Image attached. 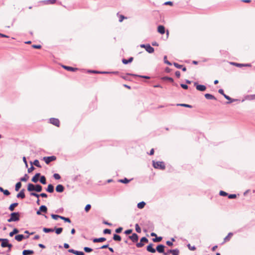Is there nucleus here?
Instances as JSON below:
<instances>
[{"mask_svg":"<svg viewBox=\"0 0 255 255\" xmlns=\"http://www.w3.org/2000/svg\"><path fill=\"white\" fill-rule=\"evenodd\" d=\"M20 214L19 212H12L10 215V218L7 220L8 222H16L19 220Z\"/></svg>","mask_w":255,"mask_h":255,"instance_id":"1","label":"nucleus"},{"mask_svg":"<svg viewBox=\"0 0 255 255\" xmlns=\"http://www.w3.org/2000/svg\"><path fill=\"white\" fill-rule=\"evenodd\" d=\"M152 165L156 169L164 170L165 168L164 163L163 161H152Z\"/></svg>","mask_w":255,"mask_h":255,"instance_id":"2","label":"nucleus"},{"mask_svg":"<svg viewBox=\"0 0 255 255\" xmlns=\"http://www.w3.org/2000/svg\"><path fill=\"white\" fill-rule=\"evenodd\" d=\"M43 159L47 164H48L51 161L55 160L56 157L55 156H45L43 157Z\"/></svg>","mask_w":255,"mask_h":255,"instance_id":"3","label":"nucleus"},{"mask_svg":"<svg viewBox=\"0 0 255 255\" xmlns=\"http://www.w3.org/2000/svg\"><path fill=\"white\" fill-rule=\"evenodd\" d=\"M148 240L146 237H142L140 239V242L137 243L136 245L137 248H141L144 246L143 243H148Z\"/></svg>","mask_w":255,"mask_h":255,"instance_id":"4","label":"nucleus"},{"mask_svg":"<svg viewBox=\"0 0 255 255\" xmlns=\"http://www.w3.org/2000/svg\"><path fill=\"white\" fill-rule=\"evenodd\" d=\"M194 86L196 87V88L197 90L199 91H204L206 89V87L205 86L203 85H199L197 82L194 83Z\"/></svg>","mask_w":255,"mask_h":255,"instance_id":"5","label":"nucleus"},{"mask_svg":"<svg viewBox=\"0 0 255 255\" xmlns=\"http://www.w3.org/2000/svg\"><path fill=\"white\" fill-rule=\"evenodd\" d=\"M49 121H50V123L56 126V127H59V125H60V122H59V121L58 119H56V118H50L49 119Z\"/></svg>","mask_w":255,"mask_h":255,"instance_id":"6","label":"nucleus"},{"mask_svg":"<svg viewBox=\"0 0 255 255\" xmlns=\"http://www.w3.org/2000/svg\"><path fill=\"white\" fill-rule=\"evenodd\" d=\"M29 238V236H27L25 237L23 235L19 234L16 235L14 237L15 240H16L18 242H20L24 239H27Z\"/></svg>","mask_w":255,"mask_h":255,"instance_id":"7","label":"nucleus"},{"mask_svg":"<svg viewBox=\"0 0 255 255\" xmlns=\"http://www.w3.org/2000/svg\"><path fill=\"white\" fill-rule=\"evenodd\" d=\"M128 238L133 242V243H136L137 242L138 240V235L135 234V233H133L132 234L131 236H129L128 237Z\"/></svg>","mask_w":255,"mask_h":255,"instance_id":"8","label":"nucleus"},{"mask_svg":"<svg viewBox=\"0 0 255 255\" xmlns=\"http://www.w3.org/2000/svg\"><path fill=\"white\" fill-rule=\"evenodd\" d=\"M165 247L164 245L160 244L158 245L156 248V251H157L159 253H163L164 251V249Z\"/></svg>","mask_w":255,"mask_h":255,"instance_id":"9","label":"nucleus"},{"mask_svg":"<svg viewBox=\"0 0 255 255\" xmlns=\"http://www.w3.org/2000/svg\"><path fill=\"white\" fill-rule=\"evenodd\" d=\"M68 252L70 253H72L75 254V255H84L85 254L82 251H78L74 250V249H69Z\"/></svg>","mask_w":255,"mask_h":255,"instance_id":"10","label":"nucleus"},{"mask_svg":"<svg viewBox=\"0 0 255 255\" xmlns=\"http://www.w3.org/2000/svg\"><path fill=\"white\" fill-rule=\"evenodd\" d=\"M231 64L235 65L238 67H251V65L250 64H241L235 62H232Z\"/></svg>","mask_w":255,"mask_h":255,"instance_id":"11","label":"nucleus"},{"mask_svg":"<svg viewBox=\"0 0 255 255\" xmlns=\"http://www.w3.org/2000/svg\"><path fill=\"white\" fill-rule=\"evenodd\" d=\"M153 245L152 243L148 245L146 247L147 251L151 253H155L156 250L153 248Z\"/></svg>","mask_w":255,"mask_h":255,"instance_id":"12","label":"nucleus"},{"mask_svg":"<svg viewBox=\"0 0 255 255\" xmlns=\"http://www.w3.org/2000/svg\"><path fill=\"white\" fill-rule=\"evenodd\" d=\"M145 49L149 53H152L154 51V48L151 47L149 44H146Z\"/></svg>","mask_w":255,"mask_h":255,"instance_id":"13","label":"nucleus"},{"mask_svg":"<svg viewBox=\"0 0 255 255\" xmlns=\"http://www.w3.org/2000/svg\"><path fill=\"white\" fill-rule=\"evenodd\" d=\"M9 241L7 239H4L1 243V247L2 248H6L7 246H9Z\"/></svg>","mask_w":255,"mask_h":255,"instance_id":"14","label":"nucleus"},{"mask_svg":"<svg viewBox=\"0 0 255 255\" xmlns=\"http://www.w3.org/2000/svg\"><path fill=\"white\" fill-rule=\"evenodd\" d=\"M225 99L227 100H231V101H229L227 102V104H230L231 103L234 102L235 101H239L238 99H232L231 97H230L229 96L226 95L225 94H224L223 95Z\"/></svg>","mask_w":255,"mask_h":255,"instance_id":"15","label":"nucleus"},{"mask_svg":"<svg viewBox=\"0 0 255 255\" xmlns=\"http://www.w3.org/2000/svg\"><path fill=\"white\" fill-rule=\"evenodd\" d=\"M225 99L227 100H231V101H229L227 102V104H230L231 103L234 102L235 101H239L238 99H232L231 97H230L229 96L226 95L225 94H224L223 95Z\"/></svg>","mask_w":255,"mask_h":255,"instance_id":"16","label":"nucleus"},{"mask_svg":"<svg viewBox=\"0 0 255 255\" xmlns=\"http://www.w3.org/2000/svg\"><path fill=\"white\" fill-rule=\"evenodd\" d=\"M25 190L22 189L17 194L16 197L18 198L23 199L25 198V194H24Z\"/></svg>","mask_w":255,"mask_h":255,"instance_id":"17","label":"nucleus"},{"mask_svg":"<svg viewBox=\"0 0 255 255\" xmlns=\"http://www.w3.org/2000/svg\"><path fill=\"white\" fill-rule=\"evenodd\" d=\"M64 190V187L61 184H58L56 187V191L59 193H62Z\"/></svg>","mask_w":255,"mask_h":255,"instance_id":"18","label":"nucleus"},{"mask_svg":"<svg viewBox=\"0 0 255 255\" xmlns=\"http://www.w3.org/2000/svg\"><path fill=\"white\" fill-rule=\"evenodd\" d=\"M40 176V173H37L32 178L31 181L34 183H37L38 181L39 177Z\"/></svg>","mask_w":255,"mask_h":255,"instance_id":"19","label":"nucleus"},{"mask_svg":"<svg viewBox=\"0 0 255 255\" xmlns=\"http://www.w3.org/2000/svg\"><path fill=\"white\" fill-rule=\"evenodd\" d=\"M27 190L29 192H32V191H35V185L32 183H29L27 185Z\"/></svg>","mask_w":255,"mask_h":255,"instance_id":"20","label":"nucleus"},{"mask_svg":"<svg viewBox=\"0 0 255 255\" xmlns=\"http://www.w3.org/2000/svg\"><path fill=\"white\" fill-rule=\"evenodd\" d=\"M204 96H205V97L206 98V99H207L208 100H217L216 98L214 96H213L210 94H205Z\"/></svg>","mask_w":255,"mask_h":255,"instance_id":"21","label":"nucleus"},{"mask_svg":"<svg viewBox=\"0 0 255 255\" xmlns=\"http://www.w3.org/2000/svg\"><path fill=\"white\" fill-rule=\"evenodd\" d=\"M106 240L105 238L102 237L100 238H95L93 239V242L94 243H101L104 242Z\"/></svg>","mask_w":255,"mask_h":255,"instance_id":"22","label":"nucleus"},{"mask_svg":"<svg viewBox=\"0 0 255 255\" xmlns=\"http://www.w3.org/2000/svg\"><path fill=\"white\" fill-rule=\"evenodd\" d=\"M157 31L160 34H164L165 33V27L163 25H159L158 26Z\"/></svg>","mask_w":255,"mask_h":255,"instance_id":"23","label":"nucleus"},{"mask_svg":"<svg viewBox=\"0 0 255 255\" xmlns=\"http://www.w3.org/2000/svg\"><path fill=\"white\" fill-rule=\"evenodd\" d=\"M46 191L49 193H53L54 192V186L52 184H49L46 189Z\"/></svg>","mask_w":255,"mask_h":255,"instance_id":"24","label":"nucleus"},{"mask_svg":"<svg viewBox=\"0 0 255 255\" xmlns=\"http://www.w3.org/2000/svg\"><path fill=\"white\" fill-rule=\"evenodd\" d=\"M62 67L65 69L70 71H75L77 70V68H75L70 66L63 65Z\"/></svg>","mask_w":255,"mask_h":255,"instance_id":"25","label":"nucleus"},{"mask_svg":"<svg viewBox=\"0 0 255 255\" xmlns=\"http://www.w3.org/2000/svg\"><path fill=\"white\" fill-rule=\"evenodd\" d=\"M34 253L33 251L29 250H25L22 252L23 255H32Z\"/></svg>","mask_w":255,"mask_h":255,"instance_id":"26","label":"nucleus"},{"mask_svg":"<svg viewBox=\"0 0 255 255\" xmlns=\"http://www.w3.org/2000/svg\"><path fill=\"white\" fill-rule=\"evenodd\" d=\"M42 190V187L40 184L35 185V191L37 192H40Z\"/></svg>","mask_w":255,"mask_h":255,"instance_id":"27","label":"nucleus"},{"mask_svg":"<svg viewBox=\"0 0 255 255\" xmlns=\"http://www.w3.org/2000/svg\"><path fill=\"white\" fill-rule=\"evenodd\" d=\"M128 75H131V76H134V77H140V78H144V79H148L150 78V77L147 76L139 75H136V74H128Z\"/></svg>","mask_w":255,"mask_h":255,"instance_id":"28","label":"nucleus"},{"mask_svg":"<svg viewBox=\"0 0 255 255\" xmlns=\"http://www.w3.org/2000/svg\"><path fill=\"white\" fill-rule=\"evenodd\" d=\"M133 59V58L132 57H130L128 60L126 59H123L122 62L124 64H127L131 62L132 61Z\"/></svg>","mask_w":255,"mask_h":255,"instance_id":"29","label":"nucleus"},{"mask_svg":"<svg viewBox=\"0 0 255 255\" xmlns=\"http://www.w3.org/2000/svg\"><path fill=\"white\" fill-rule=\"evenodd\" d=\"M18 203H14L10 204V205L8 207V209L10 211H13L14 210V208L16 207L18 205Z\"/></svg>","mask_w":255,"mask_h":255,"instance_id":"30","label":"nucleus"},{"mask_svg":"<svg viewBox=\"0 0 255 255\" xmlns=\"http://www.w3.org/2000/svg\"><path fill=\"white\" fill-rule=\"evenodd\" d=\"M39 210L41 212L46 213L47 212V208L45 205H41L39 207Z\"/></svg>","mask_w":255,"mask_h":255,"instance_id":"31","label":"nucleus"},{"mask_svg":"<svg viewBox=\"0 0 255 255\" xmlns=\"http://www.w3.org/2000/svg\"><path fill=\"white\" fill-rule=\"evenodd\" d=\"M233 234L231 232L229 233L228 235L224 238V242H227L230 241L231 238L233 236Z\"/></svg>","mask_w":255,"mask_h":255,"instance_id":"32","label":"nucleus"},{"mask_svg":"<svg viewBox=\"0 0 255 255\" xmlns=\"http://www.w3.org/2000/svg\"><path fill=\"white\" fill-rule=\"evenodd\" d=\"M121 237L120 236L117 235V234H114L113 236V240L115 241H121Z\"/></svg>","mask_w":255,"mask_h":255,"instance_id":"33","label":"nucleus"},{"mask_svg":"<svg viewBox=\"0 0 255 255\" xmlns=\"http://www.w3.org/2000/svg\"><path fill=\"white\" fill-rule=\"evenodd\" d=\"M19 230L16 228H14L12 232H10L9 235L10 237H13L14 235L17 234Z\"/></svg>","mask_w":255,"mask_h":255,"instance_id":"34","label":"nucleus"},{"mask_svg":"<svg viewBox=\"0 0 255 255\" xmlns=\"http://www.w3.org/2000/svg\"><path fill=\"white\" fill-rule=\"evenodd\" d=\"M39 181L42 184L45 185L46 184V179L44 176H41L40 178Z\"/></svg>","mask_w":255,"mask_h":255,"instance_id":"35","label":"nucleus"},{"mask_svg":"<svg viewBox=\"0 0 255 255\" xmlns=\"http://www.w3.org/2000/svg\"><path fill=\"white\" fill-rule=\"evenodd\" d=\"M21 182H18L15 184V190L16 191H18L19 190L20 188H21Z\"/></svg>","mask_w":255,"mask_h":255,"instance_id":"36","label":"nucleus"},{"mask_svg":"<svg viewBox=\"0 0 255 255\" xmlns=\"http://www.w3.org/2000/svg\"><path fill=\"white\" fill-rule=\"evenodd\" d=\"M43 231L46 233H50V232H53L54 231V229L52 228H44L43 229Z\"/></svg>","mask_w":255,"mask_h":255,"instance_id":"37","label":"nucleus"},{"mask_svg":"<svg viewBox=\"0 0 255 255\" xmlns=\"http://www.w3.org/2000/svg\"><path fill=\"white\" fill-rule=\"evenodd\" d=\"M145 205V203L144 201H142L137 204V207L139 209H142Z\"/></svg>","mask_w":255,"mask_h":255,"instance_id":"38","label":"nucleus"},{"mask_svg":"<svg viewBox=\"0 0 255 255\" xmlns=\"http://www.w3.org/2000/svg\"><path fill=\"white\" fill-rule=\"evenodd\" d=\"M54 229V231H55V233L57 235L60 234L63 231L62 228H55Z\"/></svg>","mask_w":255,"mask_h":255,"instance_id":"39","label":"nucleus"},{"mask_svg":"<svg viewBox=\"0 0 255 255\" xmlns=\"http://www.w3.org/2000/svg\"><path fill=\"white\" fill-rule=\"evenodd\" d=\"M29 178V176L27 174H25L24 176L20 179V181L26 182Z\"/></svg>","mask_w":255,"mask_h":255,"instance_id":"40","label":"nucleus"},{"mask_svg":"<svg viewBox=\"0 0 255 255\" xmlns=\"http://www.w3.org/2000/svg\"><path fill=\"white\" fill-rule=\"evenodd\" d=\"M32 164H33L36 167H39V168H40L41 167L40 164V163H39V162L38 160H37V159L34 160L33 162L32 163Z\"/></svg>","mask_w":255,"mask_h":255,"instance_id":"41","label":"nucleus"},{"mask_svg":"<svg viewBox=\"0 0 255 255\" xmlns=\"http://www.w3.org/2000/svg\"><path fill=\"white\" fill-rule=\"evenodd\" d=\"M162 237H156L155 238L152 239V241L153 242L156 243V242H159L162 240Z\"/></svg>","mask_w":255,"mask_h":255,"instance_id":"42","label":"nucleus"},{"mask_svg":"<svg viewBox=\"0 0 255 255\" xmlns=\"http://www.w3.org/2000/svg\"><path fill=\"white\" fill-rule=\"evenodd\" d=\"M129 181H130V180H128V179L126 178H125L123 179H120V180H119V181L120 182L123 183H125V184L128 183L129 182Z\"/></svg>","mask_w":255,"mask_h":255,"instance_id":"43","label":"nucleus"},{"mask_svg":"<svg viewBox=\"0 0 255 255\" xmlns=\"http://www.w3.org/2000/svg\"><path fill=\"white\" fill-rule=\"evenodd\" d=\"M171 254L172 255H179V250L177 249H174V250H173L172 253Z\"/></svg>","mask_w":255,"mask_h":255,"instance_id":"44","label":"nucleus"},{"mask_svg":"<svg viewBox=\"0 0 255 255\" xmlns=\"http://www.w3.org/2000/svg\"><path fill=\"white\" fill-rule=\"evenodd\" d=\"M51 217L52 219L54 220H57L58 219H61V216L58 215H55V214H51Z\"/></svg>","mask_w":255,"mask_h":255,"instance_id":"45","label":"nucleus"},{"mask_svg":"<svg viewBox=\"0 0 255 255\" xmlns=\"http://www.w3.org/2000/svg\"><path fill=\"white\" fill-rule=\"evenodd\" d=\"M61 219L63 220L65 222L71 223V220L69 218L63 216L61 217Z\"/></svg>","mask_w":255,"mask_h":255,"instance_id":"46","label":"nucleus"},{"mask_svg":"<svg viewBox=\"0 0 255 255\" xmlns=\"http://www.w3.org/2000/svg\"><path fill=\"white\" fill-rule=\"evenodd\" d=\"M135 231L137 233H141V229H140V227L139 226L138 224H136L135 225Z\"/></svg>","mask_w":255,"mask_h":255,"instance_id":"47","label":"nucleus"},{"mask_svg":"<svg viewBox=\"0 0 255 255\" xmlns=\"http://www.w3.org/2000/svg\"><path fill=\"white\" fill-rule=\"evenodd\" d=\"M84 250L86 253H90L93 251L92 249L87 247L84 248Z\"/></svg>","mask_w":255,"mask_h":255,"instance_id":"48","label":"nucleus"},{"mask_svg":"<svg viewBox=\"0 0 255 255\" xmlns=\"http://www.w3.org/2000/svg\"><path fill=\"white\" fill-rule=\"evenodd\" d=\"M56 0H47L45 1L46 4H54L55 3Z\"/></svg>","mask_w":255,"mask_h":255,"instance_id":"49","label":"nucleus"},{"mask_svg":"<svg viewBox=\"0 0 255 255\" xmlns=\"http://www.w3.org/2000/svg\"><path fill=\"white\" fill-rule=\"evenodd\" d=\"M164 62L168 65H172L171 63L167 60V56L166 55L164 56Z\"/></svg>","mask_w":255,"mask_h":255,"instance_id":"50","label":"nucleus"},{"mask_svg":"<svg viewBox=\"0 0 255 255\" xmlns=\"http://www.w3.org/2000/svg\"><path fill=\"white\" fill-rule=\"evenodd\" d=\"M31 167L27 170L28 173H31L35 169L34 166L32 165V162H30Z\"/></svg>","mask_w":255,"mask_h":255,"instance_id":"51","label":"nucleus"},{"mask_svg":"<svg viewBox=\"0 0 255 255\" xmlns=\"http://www.w3.org/2000/svg\"><path fill=\"white\" fill-rule=\"evenodd\" d=\"M177 106L184 107H187V108H191L192 106L186 104H177Z\"/></svg>","mask_w":255,"mask_h":255,"instance_id":"52","label":"nucleus"},{"mask_svg":"<svg viewBox=\"0 0 255 255\" xmlns=\"http://www.w3.org/2000/svg\"><path fill=\"white\" fill-rule=\"evenodd\" d=\"M53 177L56 180H59L61 178L60 175L58 173H54L53 174Z\"/></svg>","mask_w":255,"mask_h":255,"instance_id":"53","label":"nucleus"},{"mask_svg":"<svg viewBox=\"0 0 255 255\" xmlns=\"http://www.w3.org/2000/svg\"><path fill=\"white\" fill-rule=\"evenodd\" d=\"M91 206L90 204H87L85 207V211L86 212H88L90 209H91Z\"/></svg>","mask_w":255,"mask_h":255,"instance_id":"54","label":"nucleus"},{"mask_svg":"<svg viewBox=\"0 0 255 255\" xmlns=\"http://www.w3.org/2000/svg\"><path fill=\"white\" fill-rule=\"evenodd\" d=\"M127 17H125L123 15H119V21L120 22H122L124 19H126Z\"/></svg>","mask_w":255,"mask_h":255,"instance_id":"55","label":"nucleus"},{"mask_svg":"<svg viewBox=\"0 0 255 255\" xmlns=\"http://www.w3.org/2000/svg\"><path fill=\"white\" fill-rule=\"evenodd\" d=\"M187 247H188L189 250H190L191 251H194L196 250V248L195 246H191L190 245V244H189L187 245Z\"/></svg>","mask_w":255,"mask_h":255,"instance_id":"56","label":"nucleus"},{"mask_svg":"<svg viewBox=\"0 0 255 255\" xmlns=\"http://www.w3.org/2000/svg\"><path fill=\"white\" fill-rule=\"evenodd\" d=\"M173 64H174V66L178 69H181V68H182V67H183V65H180V64H178L177 63H174Z\"/></svg>","mask_w":255,"mask_h":255,"instance_id":"57","label":"nucleus"},{"mask_svg":"<svg viewBox=\"0 0 255 255\" xmlns=\"http://www.w3.org/2000/svg\"><path fill=\"white\" fill-rule=\"evenodd\" d=\"M219 194H220V195L222 196H226L228 195V194L227 193H226V192H225L224 191H220Z\"/></svg>","mask_w":255,"mask_h":255,"instance_id":"58","label":"nucleus"},{"mask_svg":"<svg viewBox=\"0 0 255 255\" xmlns=\"http://www.w3.org/2000/svg\"><path fill=\"white\" fill-rule=\"evenodd\" d=\"M122 230H123V228L122 227H119V228H118L116 229L115 232H116V233L119 234V233H121Z\"/></svg>","mask_w":255,"mask_h":255,"instance_id":"59","label":"nucleus"},{"mask_svg":"<svg viewBox=\"0 0 255 255\" xmlns=\"http://www.w3.org/2000/svg\"><path fill=\"white\" fill-rule=\"evenodd\" d=\"M30 195L32 196H34V197H37V198H39V197L40 196V195L35 192H31L30 193Z\"/></svg>","mask_w":255,"mask_h":255,"instance_id":"60","label":"nucleus"},{"mask_svg":"<svg viewBox=\"0 0 255 255\" xmlns=\"http://www.w3.org/2000/svg\"><path fill=\"white\" fill-rule=\"evenodd\" d=\"M103 233L104 234H110L111 233V230L110 229H106L104 230Z\"/></svg>","mask_w":255,"mask_h":255,"instance_id":"61","label":"nucleus"},{"mask_svg":"<svg viewBox=\"0 0 255 255\" xmlns=\"http://www.w3.org/2000/svg\"><path fill=\"white\" fill-rule=\"evenodd\" d=\"M236 197H237L236 194H230L228 195V198L229 199H235Z\"/></svg>","mask_w":255,"mask_h":255,"instance_id":"62","label":"nucleus"},{"mask_svg":"<svg viewBox=\"0 0 255 255\" xmlns=\"http://www.w3.org/2000/svg\"><path fill=\"white\" fill-rule=\"evenodd\" d=\"M132 232V230L131 229H129V230H127L126 231H125L124 233L126 234V235H129L130 234H131Z\"/></svg>","mask_w":255,"mask_h":255,"instance_id":"63","label":"nucleus"},{"mask_svg":"<svg viewBox=\"0 0 255 255\" xmlns=\"http://www.w3.org/2000/svg\"><path fill=\"white\" fill-rule=\"evenodd\" d=\"M2 193L4 194V195L6 196H8L9 195H10V192L8 190H4Z\"/></svg>","mask_w":255,"mask_h":255,"instance_id":"64","label":"nucleus"}]
</instances>
